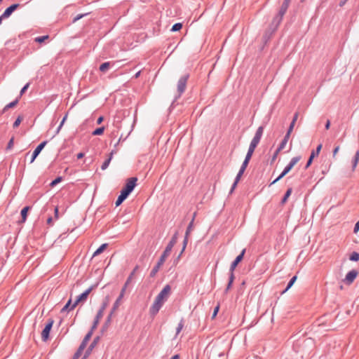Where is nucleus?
Masks as SVG:
<instances>
[{
	"label": "nucleus",
	"mask_w": 359,
	"mask_h": 359,
	"mask_svg": "<svg viewBox=\"0 0 359 359\" xmlns=\"http://www.w3.org/2000/svg\"><path fill=\"white\" fill-rule=\"evenodd\" d=\"M22 120V116H19L16 118V120L14 121V123H13V128H17V127H18V126H19V125L20 124V123H21Z\"/></svg>",
	"instance_id": "45"
},
{
	"label": "nucleus",
	"mask_w": 359,
	"mask_h": 359,
	"mask_svg": "<svg viewBox=\"0 0 359 359\" xmlns=\"http://www.w3.org/2000/svg\"><path fill=\"white\" fill-rule=\"evenodd\" d=\"M359 161V149L355 152L352 159V169L355 170Z\"/></svg>",
	"instance_id": "26"
},
{
	"label": "nucleus",
	"mask_w": 359,
	"mask_h": 359,
	"mask_svg": "<svg viewBox=\"0 0 359 359\" xmlns=\"http://www.w3.org/2000/svg\"><path fill=\"white\" fill-rule=\"evenodd\" d=\"M165 262L162 261L161 259H158L157 264L156 266L152 269V270L150 272V276L154 277L156 274V273L158 271L160 267Z\"/></svg>",
	"instance_id": "20"
},
{
	"label": "nucleus",
	"mask_w": 359,
	"mask_h": 359,
	"mask_svg": "<svg viewBox=\"0 0 359 359\" xmlns=\"http://www.w3.org/2000/svg\"><path fill=\"white\" fill-rule=\"evenodd\" d=\"M290 134H291V133H289V132L287 131V133H286L285 137H283V140H284V141L287 142L288 140L290 138Z\"/></svg>",
	"instance_id": "55"
},
{
	"label": "nucleus",
	"mask_w": 359,
	"mask_h": 359,
	"mask_svg": "<svg viewBox=\"0 0 359 359\" xmlns=\"http://www.w3.org/2000/svg\"><path fill=\"white\" fill-rule=\"evenodd\" d=\"M249 162L250 161L247 160V159H244L241 168H240V170L238 172L237 175H240V176H242L243 174L244 173L246 168L248 167V164H249Z\"/></svg>",
	"instance_id": "24"
},
{
	"label": "nucleus",
	"mask_w": 359,
	"mask_h": 359,
	"mask_svg": "<svg viewBox=\"0 0 359 359\" xmlns=\"http://www.w3.org/2000/svg\"><path fill=\"white\" fill-rule=\"evenodd\" d=\"M92 337V331H88V332L86 334L83 339L82 340L80 346H79L77 351L74 354L72 359H79L81 356L82 352L86 347V345L90 340V337Z\"/></svg>",
	"instance_id": "4"
},
{
	"label": "nucleus",
	"mask_w": 359,
	"mask_h": 359,
	"mask_svg": "<svg viewBox=\"0 0 359 359\" xmlns=\"http://www.w3.org/2000/svg\"><path fill=\"white\" fill-rule=\"evenodd\" d=\"M286 144H287V142L282 140L278 147L277 148L278 152H280V151H282L285 147Z\"/></svg>",
	"instance_id": "46"
},
{
	"label": "nucleus",
	"mask_w": 359,
	"mask_h": 359,
	"mask_svg": "<svg viewBox=\"0 0 359 359\" xmlns=\"http://www.w3.org/2000/svg\"><path fill=\"white\" fill-rule=\"evenodd\" d=\"M110 65H111L110 62H104L100 66L99 69L102 72H106L110 67Z\"/></svg>",
	"instance_id": "31"
},
{
	"label": "nucleus",
	"mask_w": 359,
	"mask_h": 359,
	"mask_svg": "<svg viewBox=\"0 0 359 359\" xmlns=\"http://www.w3.org/2000/svg\"><path fill=\"white\" fill-rule=\"evenodd\" d=\"M104 130V127L97 128L95 130L93 131L92 135H101L103 134Z\"/></svg>",
	"instance_id": "36"
},
{
	"label": "nucleus",
	"mask_w": 359,
	"mask_h": 359,
	"mask_svg": "<svg viewBox=\"0 0 359 359\" xmlns=\"http://www.w3.org/2000/svg\"><path fill=\"white\" fill-rule=\"evenodd\" d=\"M189 78V74H186L180 78L177 86L178 95L176 97V99L180 97L184 93Z\"/></svg>",
	"instance_id": "6"
},
{
	"label": "nucleus",
	"mask_w": 359,
	"mask_h": 359,
	"mask_svg": "<svg viewBox=\"0 0 359 359\" xmlns=\"http://www.w3.org/2000/svg\"><path fill=\"white\" fill-rule=\"evenodd\" d=\"M254 151H249L248 150V152H247V154L245 156V159L248 160V161H250L251 158H252V156L253 154Z\"/></svg>",
	"instance_id": "51"
},
{
	"label": "nucleus",
	"mask_w": 359,
	"mask_h": 359,
	"mask_svg": "<svg viewBox=\"0 0 359 359\" xmlns=\"http://www.w3.org/2000/svg\"><path fill=\"white\" fill-rule=\"evenodd\" d=\"M127 198L126 196H125L123 194L121 193L120 195L118 196V198L116 201V206H119Z\"/></svg>",
	"instance_id": "33"
},
{
	"label": "nucleus",
	"mask_w": 359,
	"mask_h": 359,
	"mask_svg": "<svg viewBox=\"0 0 359 359\" xmlns=\"http://www.w3.org/2000/svg\"><path fill=\"white\" fill-rule=\"evenodd\" d=\"M182 28V24L180 22L175 23L172 25L171 28L172 32H177L180 31Z\"/></svg>",
	"instance_id": "38"
},
{
	"label": "nucleus",
	"mask_w": 359,
	"mask_h": 359,
	"mask_svg": "<svg viewBox=\"0 0 359 359\" xmlns=\"http://www.w3.org/2000/svg\"><path fill=\"white\" fill-rule=\"evenodd\" d=\"M188 236H187L185 234V236H184V241H183V248H182V252L181 253H182V252L184 250L187 245V243H188Z\"/></svg>",
	"instance_id": "48"
},
{
	"label": "nucleus",
	"mask_w": 359,
	"mask_h": 359,
	"mask_svg": "<svg viewBox=\"0 0 359 359\" xmlns=\"http://www.w3.org/2000/svg\"><path fill=\"white\" fill-rule=\"evenodd\" d=\"M139 266H136L133 271L130 273V274L129 275V276L128 277L123 288H125V290H126L128 285L130 283V282L132 281V279L133 278V276H135L136 271H137Z\"/></svg>",
	"instance_id": "21"
},
{
	"label": "nucleus",
	"mask_w": 359,
	"mask_h": 359,
	"mask_svg": "<svg viewBox=\"0 0 359 359\" xmlns=\"http://www.w3.org/2000/svg\"><path fill=\"white\" fill-rule=\"evenodd\" d=\"M245 253V249H243L240 255H238L236 259L231 262L230 269H229V282L226 285V287L224 290L225 293H227L228 291L231 289L232 284L233 283L235 276H234V270L238 266V264L243 260L244 255Z\"/></svg>",
	"instance_id": "1"
},
{
	"label": "nucleus",
	"mask_w": 359,
	"mask_h": 359,
	"mask_svg": "<svg viewBox=\"0 0 359 359\" xmlns=\"http://www.w3.org/2000/svg\"><path fill=\"white\" fill-rule=\"evenodd\" d=\"M163 305V303L161 301H158V299H155L153 304L151 306L149 309V313L151 316H155Z\"/></svg>",
	"instance_id": "10"
},
{
	"label": "nucleus",
	"mask_w": 359,
	"mask_h": 359,
	"mask_svg": "<svg viewBox=\"0 0 359 359\" xmlns=\"http://www.w3.org/2000/svg\"><path fill=\"white\" fill-rule=\"evenodd\" d=\"M321 149H322V144H320L319 145H318L316 150H313L311 151V155H310V156L307 161V163L305 165V169H307L311 165L313 158L316 156H318L319 153L320 152Z\"/></svg>",
	"instance_id": "13"
},
{
	"label": "nucleus",
	"mask_w": 359,
	"mask_h": 359,
	"mask_svg": "<svg viewBox=\"0 0 359 359\" xmlns=\"http://www.w3.org/2000/svg\"><path fill=\"white\" fill-rule=\"evenodd\" d=\"M113 154H114V151H112L111 153H109V157L103 162L102 165H101V169L102 170H104L108 168V166L112 159Z\"/></svg>",
	"instance_id": "23"
},
{
	"label": "nucleus",
	"mask_w": 359,
	"mask_h": 359,
	"mask_svg": "<svg viewBox=\"0 0 359 359\" xmlns=\"http://www.w3.org/2000/svg\"><path fill=\"white\" fill-rule=\"evenodd\" d=\"M256 147H257V146L253 145L252 143H250V146H249V148H248V150L249 151H255V149Z\"/></svg>",
	"instance_id": "59"
},
{
	"label": "nucleus",
	"mask_w": 359,
	"mask_h": 359,
	"mask_svg": "<svg viewBox=\"0 0 359 359\" xmlns=\"http://www.w3.org/2000/svg\"><path fill=\"white\" fill-rule=\"evenodd\" d=\"M325 127L326 130H328L330 128V120L327 121Z\"/></svg>",
	"instance_id": "61"
},
{
	"label": "nucleus",
	"mask_w": 359,
	"mask_h": 359,
	"mask_svg": "<svg viewBox=\"0 0 359 359\" xmlns=\"http://www.w3.org/2000/svg\"><path fill=\"white\" fill-rule=\"evenodd\" d=\"M13 143H14V138L12 137L9 142H8V144H7V147L6 149H11L13 147Z\"/></svg>",
	"instance_id": "49"
},
{
	"label": "nucleus",
	"mask_w": 359,
	"mask_h": 359,
	"mask_svg": "<svg viewBox=\"0 0 359 359\" xmlns=\"http://www.w3.org/2000/svg\"><path fill=\"white\" fill-rule=\"evenodd\" d=\"M177 238H178V232H175L174 233V235L172 236L171 240L167 245V246H166L165 250L163 251V252L162 253L161 257L159 258L160 259H161L163 262L165 261L166 258L170 255L173 246L176 244Z\"/></svg>",
	"instance_id": "3"
},
{
	"label": "nucleus",
	"mask_w": 359,
	"mask_h": 359,
	"mask_svg": "<svg viewBox=\"0 0 359 359\" xmlns=\"http://www.w3.org/2000/svg\"><path fill=\"white\" fill-rule=\"evenodd\" d=\"M288 7L289 6L287 5L282 4L280 8L278 11V13H280V15H284L287 12Z\"/></svg>",
	"instance_id": "39"
},
{
	"label": "nucleus",
	"mask_w": 359,
	"mask_h": 359,
	"mask_svg": "<svg viewBox=\"0 0 359 359\" xmlns=\"http://www.w3.org/2000/svg\"><path fill=\"white\" fill-rule=\"evenodd\" d=\"M358 230H359V220L355 224V226L353 229V232L357 233Z\"/></svg>",
	"instance_id": "57"
},
{
	"label": "nucleus",
	"mask_w": 359,
	"mask_h": 359,
	"mask_svg": "<svg viewBox=\"0 0 359 359\" xmlns=\"http://www.w3.org/2000/svg\"><path fill=\"white\" fill-rule=\"evenodd\" d=\"M113 313H114V312H112V311H111L110 313L109 314V316H107V318L105 320L104 324L102 326V330L107 329L109 325L111 323Z\"/></svg>",
	"instance_id": "28"
},
{
	"label": "nucleus",
	"mask_w": 359,
	"mask_h": 359,
	"mask_svg": "<svg viewBox=\"0 0 359 359\" xmlns=\"http://www.w3.org/2000/svg\"><path fill=\"white\" fill-rule=\"evenodd\" d=\"M72 300L71 299H69V301L67 302V304L65 305V306L62 309V311H71L72 309H70L71 308V306H72Z\"/></svg>",
	"instance_id": "44"
},
{
	"label": "nucleus",
	"mask_w": 359,
	"mask_h": 359,
	"mask_svg": "<svg viewBox=\"0 0 359 359\" xmlns=\"http://www.w3.org/2000/svg\"><path fill=\"white\" fill-rule=\"evenodd\" d=\"M284 15H280V13L278 14L273 18L272 22L271 23V27L275 31L280 24L283 20Z\"/></svg>",
	"instance_id": "17"
},
{
	"label": "nucleus",
	"mask_w": 359,
	"mask_h": 359,
	"mask_svg": "<svg viewBox=\"0 0 359 359\" xmlns=\"http://www.w3.org/2000/svg\"><path fill=\"white\" fill-rule=\"evenodd\" d=\"M263 132H264V127L262 126H261L257 128V130L255 134V136L252 138L250 143H252L253 145H255L257 147V145L259 144V143L262 139Z\"/></svg>",
	"instance_id": "12"
},
{
	"label": "nucleus",
	"mask_w": 359,
	"mask_h": 359,
	"mask_svg": "<svg viewBox=\"0 0 359 359\" xmlns=\"http://www.w3.org/2000/svg\"><path fill=\"white\" fill-rule=\"evenodd\" d=\"M19 100H20V97H17L14 101L8 104V107H10V108L15 107L18 104Z\"/></svg>",
	"instance_id": "43"
},
{
	"label": "nucleus",
	"mask_w": 359,
	"mask_h": 359,
	"mask_svg": "<svg viewBox=\"0 0 359 359\" xmlns=\"http://www.w3.org/2000/svg\"><path fill=\"white\" fill-rule=\"evenodd\" d=\"M137 181V177H130L128 180L126 184L121 191V193L123 194L126 197L130 195V194L133 191L136 186V183Z\"/></svg>",
	"instance_id": "5"
},
{
	"label": "nucleus",
	"mask_w": 359,
	"mask_h": 359,
	"mask_svg": "<svg viewBox=\"0 0 359 359\" xmlns=\"http://www.w3.org/2000/svg\"><path fill=\"white\" fill-rule=\"evenodd\" d=\"M103 116H100L97 120V123L100 124L103 121Z\"/></svg>",
	"instance_id": "64"
},
{
	"label": "nucleus",
	"mask_w": 359,
	"mask_h": 359,
	"mask_svg": "<svg viewBox=\"0 0 359 359\" xmlns=\"http://www.w3.org/2000/svg\"><path fill=\"white\" fill-rule=\"evenodd\" d=\"M294 121H292L290 124V126H289V128L287 130V132L289 133H292V130L294 128Z\"/></svg>",
	"instance_id": "54"
},
{
	"label": "nucleus",
	"mask_w": 359,
	"mask_h": 359,
	"mask_svg": "<svg viewBox=\"0 0 359 359\" xmlns=\"http://www.w3.org/2000/svg\"><path fill=\"white\" fill-rule=\"evenodd\" d=\"M46 144H47V142L46 141H43V142H41L36 147V148L34 150V151H33V153L32 154V158H31V160H30V163H32L34 161L36 158L39 156V154L41 153V150L44 148V147L46 146Z\"/></svg>",
	"instance_id": "14"
},
{
	"label": "nucleus",
	"mask_w": 359,
	"mask_h": 359,
	"mask_svg": "<svg viewBox=\"0 0 359 359\" xmlns=\"http://www.w3.org/2000/svg\"><path fill=\"white\" fill-rule=\"evenodd\" d=\"M103 313L102 312L98 311L96 316H95V318L94 319V321L93 323V325H92V327L90 328V330L89 331H92V334L93 333V331L97 328L98 324H99V322H100V320L102 318L103 316Z\"/></svg>",
	"instance_id": "19"
},
{
	"label": "nucleus",
	"mask_w": 359,
	"mask_h": 359,
	"mask_svg": "<svg viewBox=\"0 0 359 359\" xmlns=\"http://www.w3.org/2000/svg\"><path fill=\"white\" fill-rule=\"evenodd\" d=\"M54 320L52 318H49L48 320V322L43 328V330L41 332V339L43 341H46L49 339V335L50 330L52 329V327L53 325Z\"/></svg>",
	"instance_id": "7"
},
{
	"label": "nucleus",
	"mask_w": 359,
	"mask_h": 359,
	"mask_svg": "<svg viewBox=\"0 0 359 359\" xmlns=\"http://www.w3.org/2000/svg\"><path fill=\"white\" fill-rule=\"evenodd\" d=\"M290 134H291V133H289V132L287 131V133H286L285 137H283V140H284V141L287 142L288 140L290 138Z\"/></svg>",
	"instance_id": "56"
},
{
	"label": "nucleus",
	"mask_w": 359,
	"mask_h": 359,
	"mask_svg": "<svg viewBox=\"0 0 359 359\" xmlns=\"http://www.w3.org/2000/svg\"><path fill=\"white\" fill-rule=\"evenodd\" d=\"M126 290H125V288L122 287L118 298L116 299V300L114 303V305H113L112 309H111L112 312H114L119 307V306L121 304V301L123 299V297H124Z\"/></svg>",
	"instance_id": "18"
},
{
	"label": "nucleus",
	"mask_w": 359,
	"mask_h": 359,
	"mask_svg": "<svg viewBox=\"0 0 359 359\" xmlns=\"http://www.w3.org/2000/svg\"><path fill=\"white\" fill-rule=\"evenodd\" d=\"M20 6L19 4H14L8 7L2 13V18H8Z\"/></svg>",
	"instance_id": "16"
},
{
	"label": "nucleus",
	"mask_w": 359,
	"mask_h": 359,
	"mask_svg": "<svg viewBox=\"0 0 359 359\" xmlns=\"http://www.w3.org/2000/svg\"><path fill=\"white\" fill-rule=\"evenodd\" d=\"M62 181V177L59 176V177H57L54 180H53L50 184V186L51 187H55V185H57L58 183L61 182Z\"/></svg>",
	"instance_id": "40"
},
{
	"label": "nucleus",
	"mask_w": 359,
	"mask_h": 359,
	"mask_svg": "<svg viewBox=\"0 0 359 359\" xmlns=\"http://www.w3.org/2000/svg\"><path fill=\"white\" fill-rule=\"evenodd\" d=\"M241 176H240L238 175H236L234 182L233 183L231 188L230 189L229 194H231L233 193V191L235 189V188L236 187L239 180H241Z\"/></svg>",
	"instance_id": "34"
},
{
	"label": "nucleus",
	"mask_w": 359,
	"mask_h": 359,
	"mask_svg": "<svg viewBox=\"0 0 359 359\" xmlns=\"http://www.w3.org/2000/svg\"><path fill=\"white\" fill-rule=\"evenodd\" d=\"M219 306L217 305L215 309H214V311H213V313H212V318H214L217 315V313L219 311Z\"/></svg>",
	"instance_id": "52"
},
{
	"label": "nucleus",
	"mask_w": 359,
	"mask_h": 359,
	"mask_svg": "<svg viewBox=\"0 0 359 359\" xmlns=\"http://www.w3.org/2000/svg\"><path fill=\"white\" fill-rule=\"evenodd\" d=\"M99 341H100V337L97 336L94 338L93 341L91 342L90 346L86 349V351L84 353V355H83V359L88 358V357L90 355L93 349L96 346V345L97 344Z\"/></svg>",
	"instance_id": "15"
},
{
	"label": "nucleus",
	"mask_w": 359,
	"mask_h": 359,
	"mask_svg": "<svg viewBox=\"0 0 359 359\" xmlns=\"http://www.w3.org/2000/svg\"><path fill=\"white\" fill-rule=\"evenodd\" d=\"M29 85H30V83H26L23 87L21 89L20 92V95L18 96V97H20V98L22 96V95L27 91V90L28 89V88L29 87Z\"/></svg>",
	"instance_id": "42"
},
{
	"label": "nucleus",
	"mask_w": 359,
	"mask_h": 359,
	"mask_svg": "<svg viewBox=\"0 0 359 359\" xmlns=\"http://www.w3.org/2000/svg\"><path fill=\"white\" fill-rule=\"evenodd\" d=\"M48 38H49L48 35H44V36L36 37L34 41L37 43H41L44 42L46 39H48Z\"/></svg>",
	"instance_id": "37"
},
{
	"label": "nucleus",
	"mask_w": 359,
	"mask_h": 359,
	"mask_svg": "<svg viewBox=\"0 0 359 359\" xmlns=\"http://www.w3.org/2000/svg\"><path fill=\"white\" fill-rule=\"evenodd\" d=\"M32 208L31 206H25L24 207L21 212H20V215H21V217H22V219L20 221L21 223H24L25 222L26 219H27V213H28V211Z\"/></svg>",
	"instance_id": "22"
},
{
	"label": "nucleus",
	"mask_w": 359,
	"mask_h": 359,
	"mask_svg": "<svg viewBox=\"0 0 359 359\" xmlns=\"http://www.w3.org/2000/svg\"><path fill=\"white\" fill-rule=\"evenodd\" d=\"M108 246L107 243L102 244L93 253V257H96L101 254Z\"/></svg>",
	"instance_id": "25"
},
{
	"label": "nucleus",
	"mask_w": 359,
	"mask_h": 359,
	"mask_svg": "<svg viewBox=\"0 0 359 359\" xmlns=\"http://www.w3.org/2000/svg\"><path fill=\"white\" fill-rule=\"evenodd\" d=\"M297 276H294L290 280V281L288 282L287 283V285L286 287V288L283 291L282 293H285L286 291H287L293 285L294 283H295L296 280H297Z\"/></svg>",
	"instance_id": "32"
},
{
	"label": "nucleus",
	"mask_w": 359,
	"mask_h": 359,
	"mask_svg": "<svg viewBox=\"0 0 359 359\" xmlns=\"http://www.w3.org/2000/svg\"><path fill=\"white\" fill-rule=\"evenodd\" d=\"M184 327V320L182 319L180 323H178V325L176 328V335H177L183 329Z\"/></svg>",
	"instance_id": "41"
},
{
	"label": "nucleus",
	"mask_w": 359,
	"mask_h": 359,
	"mask_svg": "<svg viewBox=\"0 0 359 359\" xmlns=\"http://www.w3.org/2000/svg\"><path fill=\"white\" fill-rule=\"evenodd\" d=\"M278 154H279V152H278V149H276V151L274 152L273 156H272L271 163H273L276 159Z\"/></svg>",
	"instance_id": "53"
},
{
	"label": "nucleus",
	"mask_w": 359,
	"mask_h": 359,
	"mask_svg": "<svg viewBox=\"0 0 359 359\" xmlns=\"http://www.w3.org/2000/svg\"><path fill=\"white\" fill-rule=\"evenodd\" d=\"M339 146L338 145L333 150L332 156H333L334 158L335 157V156L337 154V152L339 151Z\"/></svg>",
	"instance_id": "58"
},
{
	"label": "nucleus",
	"mask_w": 359,
	"mask_h": 359,
	"mask_svg": "<svg viewBox=\"0 0 359 359\" xmlns=\"http://www.w3.org/2000/svg\"><path fill=\"white\" fill-rule=\"evenodd\" d=\"M8 109H10V107H8V104H6L4 109H2V111H1L0 114H4L5 113Z\"/></svg>",
	"instance_id": "63"
},
{
	"label": "nucleus",
	"mask_w": 359,
	"mask_h": 359,
	"mask_svg": "<svg viewBox=\"0 0 359 359\" xmlns=\"http://www.w3.org/2000/svg\"><path fill=\"white\" fill-rule=\"evenodd\" d=\"M300 156L293 157L290 161V163L285 167L280 175L271 183V185L276 183L278 181L281 180L284 176H285L292 170L294 165H296L300 161Z\"/></svg>",
	"instance_id": "2"
},
{
	"label": "nucleus",
	"mask_w": 359,
	"mask_h": 359,
	"mask_svg": "<svg viewBox=\"0 0 359 359\" xmlns=\"http://www.w3.org/2000/svg\"><path fill=\"white\" fill-rule=\"evenodd\" d=\"M196 213L194 212V216H193V218L191 219V221L190 222V223L189 224L187 228V230H186V232H185V234L187 236H189L190 232L192 230V228H193V226H194V219H195V217H196Z\"/></svg>",
	"instance_id": "30"
},
{
	"label": "nucleus",
	"mask_w": 359,
	"mask_h": 359,
	"mask_svg": "<svg viewBox=\"0 0 359 359\" xmlns=\"http://www.w3.org/2000/svg\"><path fill=\"white\" fill-rule=\"evenodd\" d=\"M292 188L287 189V190L286 191L283 198H282V200L280 201L281 204H284V203H285L287 202L288 198L290 197V196L292 194Z\"/></svg>",
	"instance_id": "29"
},
{
	"label": "nucleus",
	"mask_w": 359,
	"mask_h": 359,
	"mask_svg": "<svg viewBox=\"0 0 359 359\" xmlns=\"http://www.w3.org/2000/svg\"><path fill=\"white\" fill-rule=\"evenodd\" d=\"M298 116H299V114L298 112H296L294 114V116H293V118H292V121H294V123L295 124L297 118H298Z\"/></svg>",
	"instance_id": "60"
},
{
	"label": "nucleus",
	"mask_w": 359,
	"mask_h": 359,
	"mask_svg": "<svg viewBox=\"0 0 359 359\" xmlns=\"http://www.w3.org/2000/svg\"><path fill=\"white\" fill-rule=\"evenodd\" d=\"M109 297L107 296L105 297V299L103 300L102 303V305L100 308V309L98 311L104 313V310L106 309V308L108 306V304H109Z\"/></svg>",
	"instance_id": "27"
},
{
	"label": "nucleus",
	"mask_w": 359,
	"mask_h": 359,
	"mask_svg": "<svg viewBox=\"0 0 359 359\" xmlns=\"http://www.w3.org/2000/svg\"><path fill=\"white\" fill-rule=\"evenodd\" d=\"M92 290H93V287H90L88 289H87L86 290H85L80 295H79L77 297L76 301L74 302V303L71 306L70 309H74L78 305V304L79 302L86 301Z\"/></svg>",
	"instance_id": "9"
},
{
	"label": "nucleus",
	"mask_w": 359,
	"mask_h": 359,
	"mask_svg": "<svg viewBox=\"0 0 359 359\" xmlns=\"http://www.w3.org/2000/svg\"><path fill=\"white\" fill-rule=\"evenodd\" d=\"M87 15V13H85V14H79L78 15H76L74 20H73V22H75L76 21H78L79 20L81 19L83 17L86 16Z\"/></svg>",
	"instance_id": "50"
},
{
	"label": "nucleus",
	"mask_w": 359,
	"mask_h": 359,
	"mask_svg": "<svg viewBox=\"0 0 359 359\" xmlns=\"http://www.w3.org/2000/svg\"><path fill=\"white\" fill-rule=\"evenodd\" d=\"M170 290L171 287L170 285H165L162 290L156 296V299H158V301H161L163 303H164V302L167 300L170 293Z\"/></svg>",
	"instance_id": "8"
},
{
	"label": "nucleus",
	"mask_w": 359,
	"mask_h": 359,
	"mask_svg": "<svg viewBox=\"0 0 359 359\" xmlns=\"http://www.w3.org/2000/svg\"><path fill=\"white\" fill-rule=\"evenodd\" d=\"M349 259L353 262H358L359 253L357 252H353L349 257Z\"/></svg>",
	"instance_id": "35"
},
{
	"label": "nucleus",
	"mask_w": 359,
	"mask_h": 359,
	"mask_svg": "<svg viewBox=\"0 0 359 359\" xmlns=\"http://www.w3.org/2000/svg\"><path fill=\"white\" fill-rule=\"evenodd\" d=\"M83 156H84V154H83V153H82V152H80V153H79V154L76 155V158H77L78 159H81V158H82Z\"/></svg>",
	"instance_id": "62"
},
{
	"label": "nucleus",
	"mask_w": 359,
	"mask_h": 359,
	"mask_svg": "<svg viewBox=\"0 0 359 359\" xmlns=\"http://www.w3.org/2000/svg\"><path fill=\"white\" fill-rule=\"evenodd\" d=\"M358 275V271L353 269L350 271L346 275L345 278L344 279V282L346 285H351L353 283L354 280L356 278V277Z\"/></svg>",
	"instance_id": "11"
},
{
	"label": "nucleus",
	"mask_w": 359,
	"mask_h": 359,
	"mask_svg": "<svg viewBox=\"0 0 359 359\" xmlns=\"http://www.w3.org/2000/svg\"><path fill=\"white\" fill-rule=\"evenodd\" d=\"M188 236H187L185 234V236H184V241H183V248H182V252L181 253H182V252L184 250L187 245V243H188Z\"/></svg>",
	"instance_id": "47"
}]
</instances>
